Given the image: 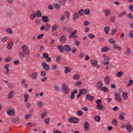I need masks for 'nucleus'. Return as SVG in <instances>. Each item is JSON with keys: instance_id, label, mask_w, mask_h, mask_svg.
<instances>
[{"instance_id": "nucleus-1", "label": "nucleus", "mask_w": 133, "mask_h": 133, "mask_svg": "<svg viewBox=\"0 0 133 133\" xmlns=\"http://www.w3.org/2000/svg\"><path fill=\"white\" fill-rule=\"evenodd\" d=\"M22 50L24 54L26 55H28L29 54V51L28 47L26 45H23L22 48Z\"/></svg>"}, {"instance_id": "nucleus-2", "label": "nucleus", "mask_w": 133, "mask_h": 133, "mask_svg": "<svg viewBox=\"0 0 133 133\" xmlns=\"http://www.w3.org/2000/svg\"><path fill=\"white\" fill-rule=\"evenodd\" d=\"M62 89L64 93L65 94H67L69 91L68 86L65 84H63L62 86Z\"/></svg>"}, {"instance_id": "nucleus-3", "label": "nucleus", "mask_w": 133, "mask_h": 133, "mask_svg": "<svg viewBox=\"0 0 133 133\" xmlns=\"http://www.w3.org/2000/svg\"><path fill=\"white\" fill-rule=\"evenodd\" d=\"M115 98L117 102H120L121 101L122 99L120 97V94L116 92L114 93Z\"/></svg>"}, {"instance_id": "nucleus-4", "label": "nucleus", "mask_w": 133, "mask_h": 133, "mask_svg": "<svg viewBox=\"0 0 133 133\" xmlns=\"http://www.w3.org/2000/svg\"><path fill=\"white\" fill-rule=\"evenodd\" d=\"M7 114L9 116L13 115L15 113V111L12 108H9L6 110Z\"/></svg>"}, {"instance_id": "nucleus-5", "label": "nucleus", "mask_w": 133, "mask_h": 133, "mask_svg": "<svg viewBox=\"0 0 133 133\" xmlns=\"http://www.w3.org/2000/svg\"><path fill=\"white\" fill-rule=\"evenodd\" d=\"M42 65L45 70L49 71L50 70V67L48 64H47L46 62H43L42 63Z\"/></svg>"}, {"instance_id": "nucleus-6", "label": "nucleus", "mask_w": 133, "mask_h": 133, "mask_svg": "<svg viewBox=\"0 0 133 133\" xmlns=\"http://www.w3.org/2000/svg\"><path fill=\"white\" fill-rule=\"evenodd\" d=\"M126 128L129 132H131L133 129L130 123L126 124Z\"/></svg>"}, {"instance_id": "nucleus-7", "label": "nucleus", "mask_w": 133, "mask_h": 133, "mask_svg": "<svg viewBox=\"0 0 133 133\" xmlns=\"http://www.w3.org/2000/svg\"><path fill=\"white\" fill-rule=\"evenodd\" d=\"M64 50L67 52H70L71 50L70 46L69 45H65L63 46Z\"/></svg>"}, {"instance_id": "nucleus-8", "label": "nucleus", "mask_w": 133, "mask_h": 133, "mask_svg": "<svg viewBox=\"0 0 133 133\" xmlns=\"http://www.w3.org/2000/svg\"><path fill=\"white\" fill-rule=\"evenodd\" d=\"M60 42L62 43H64L66 41V37L65 35L61 36L59 38Z\"/></svg>"}, {"instance_id": "nucleus-9", "label": "nucleus", "mask_w": 133, "mask_h": 133, "mask_svg": "<svg viewBox=\"0 0 133 133\" xmlns=\"http://www.w3.org/2000/svg\"><path fill=\"white\" fill-rule=\"evenodd\" d=\"M84 125V129L86 131L88 130L89 129V128L90 126V125L88 122L87 121L85 122Z\"/></svg>"}, {"instance_id": "nucleus-10", "label": "nucleus", "mask_w": 133, "mask_h": 133, "mask_svg": "<svg viewBox=\"0 0 133 133\" xmlns=\"http://www.w3.org/2000/svg\"><path fill=\"white\" fill-rule=\"evenodd\" d=\"M42 19L44 22L46 23L49 21L48 17L46 16H42Z\"/></svg>"}, {"instance_id": "nucleus-11", "label": "nucleus", "mask_w": 133, "mask_h": 133, "mask_svg": "<svg viewBox=\"0 0 133 133\" xmlns=\"http://www.w3.org/2000/svg\"><path fill=\"white\" fill-rule=\"evenodd\" d=\"M14 91H12L9 93L8 96V99H10L13 97L14 95Z\"/></svg>"}, {"instance_id": "nucleus-12", "label": "nucleus", "mask_w": 133, "mask_h": 133, "mask_svg": "<svg viewBox=\"0 0 133 133\" xmlns=\"http://www.w3.org/2000/svg\"><path fill=\"white\" fill-rule=\"evenodd\" d=\"M96 108L97 109L99 110H102L104 108L103 104L101 103L98 104L96 106Z\"/></svg>"}, {"instance_id": "nucleus-13", "label": "nucleus", "mask_w": 133, "mask_h": 133, "mask_svg": "<svg viewBox=\"0 0 133 133\" xmlns=\"http://www.w3.org/2000/svg\"><path fill=\"white\" fill-rule=\"evenodd\" d=\"M104 79L106 82L105 84H109L110 81L109 77L108 76H106Z\"/></svg>"}, {"instance_id": "nucleus-14", "label": "nucleus", "mask_w": 133, "mask_h": 133, "mask_svg": "<svg viewBox=\"0 0 133 133\" xmlns=\"http://www.w3.org/2000/svg\"><path fill=\"white\" fill-rule=\"evenodd\" d=\"M20 121V118L19 117H16L11 119V121L13 123H16L19 122Z\"/></svg>"}, {"instance_id": "nucleus-15", "label": "nucleus", "mask_w": 133, "mask_h": 133, "mask_svg": "<svg viewBox=\"0 0 133 133\" xmlns=\"http://www.w3.org/2000/svg\"><path fill=\"white\" fill-rule=\"evenodd\" d=\"M79 91L80 92H81L82 95L85 94L88 91L85 88H83L82 89H79Z\"/></svg>"}, {"instance_id": "nucleus-16", "label": "nucleus", "mask_w": 133, "mask_h": 133, "mask_svg": "<svg viewBox=\"0 0 133 133\" xmlns=\"http://www.w3.org/2000/svg\"><path fill=\"white\" fill-rule=\"evenodd\" d=\"M127 49V50L125 52V54L126 55L128 56L132 53V51L130 49L128 48Z\"/></svg>"}, {"instance_id": "nucleus-17", "label": "nucleus", "mask_w": 133, "mask_h": 133, "mask_svg": "<svg viewBox=\"0 0 133 133\" xmlns=\"http://www.w3.org/2000/svg\"><path fill=\"white\" fill-rule=\"evenodd\" d=\"M77 32V31L76 30H74L73 32H72L71 34H70L69 36V37L70 38H72L73 36L75 35L76 34Z\"/></svg>"}, {"instance_id": "nucleus-18", "label": "nucleus", "mask_w": 133, "mask_h": 133, "mask_svg": "<svg viewBox=\"0 0 133 133\" xmlns=\"http://www.w3.org/2000/svg\"><path fill=\"white\" fill-rule=\"evenodd\" d=\"M64 68L65 69V72L66 74L70 72L71 70L70 68L69 67L67 66H65L64 67Z\"/></svg>"}, {"instance_id": "nucleus-19", "label": "nucleus", "mask_w": 133, "mask_h": 133, "mask_svg": "<svg viewBox=\"0 0 133 133\" xmlns=\"http://www.w3.org/2000/svg\"><path fill=\"white\" fill-rule=\"evenodd\" d=\"M97 61L95 59H93L90 61V62L93 66H95L97 64Z\"/></svg>"}, {"instance_id": "nucleus-20", "label": "nucleus", "mask_w": 133, "mask_h": 133, "mask_svg": "<svg viewBox=\"0 0 133 133\" xmlns=\"http://www.w3.org/2000/svg\"><path fill=\"white\" fill-rule=\"evenodd\" d=\"M103 85V83L101 81L98 82L97 84V87L98 89H100L102 87Z\"/></svg>"}, {"instance_id": "nucleus-21", "label": "nucleus", "mask_w": 133, "mask_h": 133, "mask_svg": "<svg viewBox=\"0 0 133 133\" xmlns=\"http://www.w3.org/2000/svg\"><path fill=\"white\" fill-rule=\"evenodd\" d=\"M59 28L58 25L57 24H56L53 25L51 28V30L52 31H54L56 30Z\"/></svg>"}, {"instance_id": "nucleus-22", "label": "nucleus", "mask_w": 133, "mask_h": 133, "mask_svg": "<svg viewBox=\"0 0 133 133\" xmlns=\"http://www.w3.org/2000/svg\"><path fill=\"white\" fill-rule=\"evenodd\" d=\"M110 49V48L108 47H104L102 48L101 50V51L103 52H105L109 50Z\"/></svg>"}, {"instance_id": "nucleus-23", "label": "nucleus", "mask_w": 133, "mask_h": 133, "mask_svg": "<svg viewBox=\"0 0 133 133\" xmlns=\"http://www.w3.org/2000/svg\"><path fill=\"white\" fill-rule=\"evenodd\" d=\"M45 31H48L50 29V25L48 23H46L45 25Z\"/></svg>"}, {"instance_id": "nucleus-24", "label": "nucleus", "mask_w": 133, "mask_h": 133, "mask_svg": "<svg viewBox=\"0 0 133 133\" xmlns=\"http://www.w3.org/2000/svg\"><path fill=\"white\" fill-rule=\"evenodd\" d=\"M87 98L91 101H92L95 98L94 96H91L89 94L87 95Z\"/></svg>"}, {"instance_id": "nucleus-25", "label": "nucleus", "mask_w": 133, "mask_h": 133, "mask_svg": "<svg viewBox=\"0 0 133 133\" xmlns=\"http://www.w3.org/2000/svg\"><path fill=\"white\" fill-rule=\"evenodd\" d=\"M125 115V114L124 112H122L120 114L119 116V118L121 120H123V119L124 117V116Z\"/></svg>"}, {"instance_id": "nucleus-26", "label": "nucleus", "mask_w": 133, "mask_h": 133, "mask_svg": "<svg viewBox=\"0 0 133 133\" xmlns=\"http://www.w3.org/2000/svg\"><path fill=\"white\" fill-rule=\"evenodd\" d=\"M109 26H106L104 29V31L105 34L107 35L109 34Z\"/></svg>"}, {"instance_id": "nucleus-27", "label": "nucleus", "mask_w": 133, "mask_h": 133, "mask_svg": "<svg viewBox=\"0 0 133 133\" xmlns=\"http://www.w3.org/2000/svg\"><path fill=\"white\" fill-rule=\"evenodd\" d=\"M37 76V74L36 72L33 73L31 76V77L34 79H36V78Z\"/></svg>"}, {"instance_id": "nucleus-28", "label": "nucleus", "mask_w": 133, "mask_h": 133, "mask_svg": "<svg viewBox=\"0 0 133 133\" xmlns=\"http://www.w3.org/2000/svg\"><path fill=\"white\" fill-rule=\"evenodd\" d=\"M101 90L105 92H108L109 91L108 88L106 87H103L101 89Z\"/></svg>"}, {"instance_id": "nucleus-29", "label": "nucleus", "mask_w": 133, "mask_h": 133, "mask_svg": "<svg viewBox=\"0 0 133 133\" xmlns=\"http://www.w3.org/2000/svg\"><path fill=\"white\" fill-rule=\"evenodd\" d=\"M35 12L33 11L32 12L30 18L31 19H34L36 17Z\"/></svg>"}, {"instance_id": "nucleus-30", "label": "nucleus", "mask_w": 133, "mask_h": 133, "mask_svg": "<svg viewBox=\"0 0 133 133\" xmlns=\"http://www.w3.org/2000/svg\"><path fill=\"white\" fill-rule=\"evenodd\" d=\"M113 47L114 48L117 49L118 51H120L121 50V47L118 46L116 44H114L113 45Z\"/></svg>"}, {"instance_id": "nucleus-31", "label": "nucleus", "mask_w": 133, "mask_h": 133, "mask_svg": "<svg viewBox=\"0 0 133 133\" xmlns=\"http://www.w3.org/2000/svg\"><path fill=\"white\" fill-rule=\"evenodd\" d=\"M54 5L57 10H58L60 9L61 7V5L60 4L57 3L54 4Z\"/></svg>"}, {"instance_id": "nucleus-32", "label": "nucleus", "mask_w": 133, "mask_h": 133, "mask_svg": "<svg viewBox=\"0 0 133 133\" xmlns=\"http://www.w3.org/2000/svg\"><path fill=\"white\" fill-rule=\"evenodd\" d=\"M128 93L123 92L122 95V96L123 98L124 99H126L128 97L127 96Z\"/></svg>"}, {"instance_id": "nucleus-33", "label": "nucleus", "mask_w": 133, "mask_h": 133, "mask_svg": "<svg viewBox=\"0 0 133 133\" xmlns=\"http://www.w3.org/2000/svg\"><path fill=\"white\" fill-rule=\"evenodd\" d=\"M29 98V96L27 94H25L24 95V98L25 102H27Z\"/></svg>"}, {"instance_id": "nucleus-34", "label": "nucleus", "mask_w": 133, "mask_h": 133, "mask_svg": "<svg viewBox=\"0 0 133 133\" xmlns=\"http://www.w3.org/2000/svg\"><path fill=\"white\" fill-rule=\"evenodd\" d=\"M59 50L61 52H63L64 51L63 46L61 45H59L57 46Z\"/></svg>"}, {"instance_id": "nucleus-35", "label": "nucleus", "mask_w": 133, "mask_h": 133, "mask_svg": "<svg viewBox=\"0 0 133 133\" xmlns=\"http://www.w3.org/2000/svg\"><path fill=\"white\" fill-rule=\"evenodd\" d=\"M123 75V72L122 71H120L117 72L116 75V76L118 77H120L122 76Z\"/></svg>"}, {"instance_id": "nucleus-36", "label": "nucleus", "mask_w": 133, "mask_h": 133, "mask_svg": "<svg viewBox=\"0 0 133 133\" xmlns=\"http://www.w3.org/2000/svg\"><path fill=\"white\" fill-rule=\"evenodd\" d=\"M94 118L96 121L98 122H99L101 120V118L100 116H95Z\"/></svg>"}, {"instance_id": "nucleus-37", "label": "nucleus", "mask_w": 133, "mask_h": 133, "mask_svg": "<svg viewBox=\"0 0 133 133\" xmlns=\"http://www.w3.org/2000/svg\"><path fill=\"white\" fill-rule=\"evenodd\" d=\"M79 17L78 13H75L74 15L73 18L74 19L76 20Z\"/></svg>"}, {"instance_id": "nucleus-38", "label": "nucleus", "mask_w": 133, "mask_h": 133, "mask_svg": "<svg viewBox=\"0 0 133 133\" xmlns=\"http://www.w3.org/2000/svg\"><path fill=\"white\" fill-rule=\"evenodd\" d=\"M13 45V42H10L8 44L7 48L9 49H10L12 48V47Z\"/></svg>"}, {"instance_id": "nucleus-39", "label": "nucleus", "mask_w": 133, "mask_h": 133, "mask_svg": "<svg viewBox=\"0 0 133 133\" xmlns=\"http://www.w3.org/2000/svg\"><path fill=\"white\" fill-rule=\"evenodd\" d=\"M56 57L57 58L56 60V62L58 63H59L60 62V60L61 58V57L59 56H56Z\"/></svg>"}, {"instance_id": "nucleus-40", "label": "nucleus", "mask_w": 133, "mask_h": 133, "mask_svg": "<svg viewBox=\"0 0 133 133\" xmlns=\"http://www.w3.org/2000/svg\"><path fill=\"white\" fill-rule=\"evenodd\" d=\"M9 65L8 64H6L4 66V68L5 69L6 71L7 72L9 71V70L8 69V68L9 67Z\"/></svg>"}, {"instance_id": "nucleus-41", "label": "nucleus", "mask_w": 133, "mask_h": 133, "mask_svg": "<svg viewBox=\"0 0 133 133\" xmlns=\"http://www.w3.org/2000/svg\"><path fill=\"white\" fill-rule=\"evenodd\" d=\"M118 121L117 120L114 119L112 121L111 123L114 125H116L117 124Z\"/></svg>"}, {"instance_id": "nucleus-42", "label": "nucleus", "mask_w": 133, "mask_h": 133, "mask_svg": "<svg viewBox=\"0 0 133 133\" xmlns=\"http://www.w3.org/2000/svg\"><path fill=\"white\" fill-rule=\"evenodd\" d=\"M84 10L82 9L80 10L78 12V14L80 16H81L83 15Z\"/></svg>"}, {"instance_id": "nucleus-43", "label": "nucleus", "mask_w": 133, "mask_h": 133, "mask_svg": "<svg viewBox=\"0 0 133 133\" xmlns=\"http://www.w3.org/2000/svg\"><path fill=\"white\" fill-rule=\"evenodd\" d=\"M126 14V12L125 11H124L122 12L119 13L118 15V16L119 17H122Z\"/></svg>"}, {"instance_id": "nucleus-44", "label": "nucleus", "mask_w": 133, "mask_h": 133, "mask_svg": "<svg viewBox=\"0 0 133 133\" xmlns=\"http://www.w3.org/2000/svg\"><path fill=\"white\" fill-rule=\"evenodd\" d=\"M90 12V10L88 9H87L84 11V14L86 15H88Z\"/></svg>"}, {"instance_id": "nucleus-45", "label": "nucleus", "mask_w": 133, "mask_h": 133, "mask_svg": "<svg viewBox=\"0 0 133 133\" xmlns=\"http://www.w3.org/2000/svg\"><path fill=\"white\" fill-rule=\"evenodd\" d=\"M36 15L37 17H39L42 16V14L40 11H37L36 12Z\"/></svg>"}, {"instance_id": "nucleus-46", "label": "nucleus", "mask_w": 133, "mask_h": 133, "mask_svg": "<svg viewBox=\"0 0 133 133\" xmlns=\"http://www.w3.org/2000/svg\"><path fill=\"white\" fill-rule=\"evenodd\" d=\"M109 42L110 43L114 44L116 42V41L114 40L113 38H110L109 40Z\"/></svg>"}, {"instance_id": "nucleus-47", "label": "nucleus", "mask_w": 133, "mask_h": 133, "mask_svg": "<svg viewBox=\"0 0 133 133\" xmlns=\"http://www.w3.org/2000/svg\"><path fill=\"white\" fill-rule=\"evenodd\" d=\"M79 78V77L78 74L75 75L73 77V79L76 80H78Z\"/></svg>"}, {"instance_id": "nucleus-48", "label": "nucleus", "mask_w": 133, "mask_h": 133, "mask_svg": "<svg viewBox=\"0 0 133 133\" xmlns=\"http://www.w3.org/2000/svg\"><path fill=\"white\" fill-rule=\"evenodd\" d=\"M82 82L81 81H77L75 83V85L76 86H79L82 84Z\"/></svg>"}, {"instance_id": "nucleus-49", "label": "nucleus", "mask_w": 133, "mask_h": 133, "mask_svg": "<svg viewBox=\"0 0 133 133\" xmlns=\"http://www.w3.org/2000/svg\"><path fill=\"white\" fill-rule=\"evenodd\" d=\"M59 2L60 3L63 5H65V3L66 2V0H59Z\"/></svg>"}, {"instance_id": "nucleus-50", "label": "nucleus", "mask_w": 133, "mask_h": 133, "mask_svg": "<svg viewBox=\"0 0 133 133\" xmlns=\"http://www.w3.org/2000/svg\"><path fill=\"white\" fill-rule=\"evenodd\" d=\"M6 31L7 33L10 34H12L13 33L12 30L10 28L7 29L6 30Z\"/></svg>"}, {"instance_id": "nucleus-51", "label": "nucleus", "mask_w": 133, "mask_h": 133, "mask_svg": "<svg viewBox=\"0 0 133 133\" xmlns=\"http://www.w3.org/2000/svg\"><path fill=\"white\" fill-rule=\"evenodd\" d=\"M110 11L109 10H107L105 12V15L106 16H108L110 14Z\"/></svg>"}, {"instance_id": "nucleus-52", "label": "nucleus", "mask_w": 133, "mask_h": 133, "mask_svg": "<svg viewBox=\"0 0 133 133\" xmlns=\"http://www.w3.org/2000/svg\"><path fill=\"white\" fill-rule=\"evenodd\" d=\"M54 88L56 91H60V89L58 87V85H57L55 84Z\"/></svg>"}, {"instance_id": "nucleus-53", "label": "nucleus", "mask_w": 133, "mask_h": 133, "mask_svg": "<svg viewBox=\"0 0 133 133\" xmlns=\"http://www.w3.org/2000/svg\"><path fill=\"white\" fill-rule=\"evenodd\" d=\"M83 112L82 111L79 110L76 112L78 116H81L83 114Z\"/></svg>"}, {"instance_id": "nucleus-54", "label": "nucleus", "mask_w": 133, "mask_h": 133, "mask_svg": "<svg viewBox=\"0 0 133 133\" xmlns=\"http://www.w3.org/2000/svg\"><path fill=\"white\" fill-rule=\"evenodd\" d=\"M74 120L73 122V123H78L79 121V119L78 118L74 117Z\"/></svg>"}, {"instance_id": "nucleus-55", "label": "nucleus", "mask_w": 133, "mask_h": 133, "mask_svg": "<svg viewBox=\"0 0 133 133\" xmlns=\"http://www.w3.org/2000/svg\"><path fill=\"white\" fill-rule=\"evenodd\" d=\"M73 30V29L72 27H69L68 28L67 32L70 33H71Z\"/></svg>"}, {"instance_id": "nucleus-56", "label": "nucleus", "mask_w": 133, "mask_h": 133, "mask_svg": "<svg viewBox=\"0 0 133 133\" xmlns=\"http://www.w3.org/2000/svg\"><path fill=\"white\" fill-rule=\"evenodd\" d=\"M47 115V112L43 113L41 114V117L42 118H43L44 117L46 116Z\"/></svg>"}, {"instance_id": "nucleus-57", "label": "nucleus", "mask_w": 133, "mask_h": 133, "mask_svg": "<svg viewBox=\"0 0 133 133\" xmlns=\"http://www.w3.org/2000/svg\"><path fill=\"white\" fill-rule=\"evenodd\" d=\"M24 54H23L22 52H20L19 53V55L20 57L21 58H24L25 57V55H24Z\"/></svg>"}, {"instance_id": "nucleus-58", "label": "nucleus", "mask_w": 133, "mask_h": 133, "mask_svg": "<svg viewBox=\"0 0 133 133\" xmlns=\"http://www.w3.org/2000/svg\"><path fill=\"white\" fill-rule=\"evenodd\" d=\"M41 75L42 76H44L46 75V73L44 71H42L41 73Z\"/></svg>"}, {"instance_id": "nucleus-59", "label": "nucleus", "mask_w": 133, "mask_h": 133, "mask_svg": "<svg viewBox=\"0 0 133 133\" xmlns=\"http://www.w3.org/2000/svg\"><path fill=\"white\" fill-rule=\"evenodd\" d=\"M44 34H42L40 35H38L37 37V39H41L44 35Z\"/></svg>"}, {"instance_id": "nucleus-60", "label": "nucleus", "mask_w": 133, "mask_h": 133, "mask_svg": "<svg viewBox=\"0 0 133 133\" xmlns=\"http://www.w3.org/2000/svg\"><path fill=\"white\" fill-rule=\"evenodd\" d=\"M43 57L45 59L49 57L48 54L46 53H43Z\"/></svg>"}, {"instance_id": "nucleus-61", "label": "nucleus", "mask_w": 133, "mask_h": 133, "mask_svg": "<svg viewBox=\"0 0 133 133\" xmlns=\"http://www.w3.org/2000/svg\"><path fill=\"white\" fill-rule=\"evenodd\" d=\"M74 117H72L69 118L68 119V121L69 122L73 123V122L74 120Z\"/></svg>"}, {"instance_id": "nucleus-62", "label": "nucleus", "mask_w": 133, "mask_h": 133, "mask_svg": "<svg viewBox=\"0 0 133 133\" xmlns=\"http://www.w3.org/2000/svg\"><path fill=\"white\" fill-rule=\"evenodd\" d=\"M89 38L90 39H92L94 38L95 36L92 34H89L88 35Z\"/></svg>"}, {"instance_id": "nucleus-63", "label": "nucleus", "mask_w": 133, "mask_h": 133, "mask_svg": "<svg viewBox=\"0 0 133 133\" xmlns=\"http://www.w3.org/2000/svg\"><path fill=\"white\" fill-rule=\"evenodd\" d=\"M38 106L39 107H42V103L41 101H38L37 103Z\"/></svg>"}, {"instance_id": "nucleus-64", "label": "nucleus", "mask_w": 133, "mask_h": 133, "mask_svg": "<svg viewBox=\"0 0 133 133\" xmlns=\"http://www.w3.org/2000/svg\"><path fill=\"white\" fill-rule=\"evenodd\" d=\"M129 36L130 38L133 37V31H131L130 32L129 34Z\"/></svg>"}]
</instances>
